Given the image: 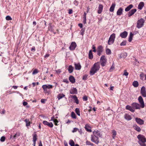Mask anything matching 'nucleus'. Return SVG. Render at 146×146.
<instances>
[{
	"instance_id": "nucleus-1",
	"label": "nucleus",
	"mask_w": 146,
	"mask_h": 146,
	"mask_svg": "<svg viewBox=\"0 0 146 146\" xmlns=\"http://www.w3.org/2000/svg\"><path fill=\"white\" fill-rule=\"evenodd\" d=\"M99 137H102V135L100 131H94L93 135H91V140L92 141L98 144L99 143Z\"/></svg>"
},
{
	"instance_id": "nucleus-2",
	"label": "nucleus",
	"mask_w": 146,
	"mask_h": 146,
	"mask_svg": "<svg viewBox=\"0 0 146 146\" xmlns=\"http://www.w3.org/2000/svg\"><path fill=\"white\" fill-rule=\"evenodd\" d=\"M100 68V64L99 63L97 62L95 63L90 71V75H92L94 74L97 71L99 70Z\"/></svg>"
},
{
	"instance_id": "nucleus-3",
	"label": "nucleus",
	"mask_w": 146,
	"mask_h": 146,
	"mask_svg": "<svg viewBox=\"0 0 146 146\" xmlns=\"http://www.w3.org/2000/svg\"><path fill=\"white\" fill-rule=\"evenodd\" d=\"M139 139L138 142L141 146H146L145 143L146 142V139L144 136L141 134L139 135L137 137Z\"/></svg>"
},
{
	"instance_id": "nucleus-4",
	"label": "nucleus",
	"mask_w": 146,
	"mask_h": 146,
	"mask_svg": "<svg viewBox=\"0 0 146 146\" xmlns=\"http://www.w3.org/2000/svg\"><path fill=\"white\" fill-rule=\"evenodd\" d=\"M145 22L143 18H141L138 20L137 23V27L139 29L143 26Z\"/></svg>"
},
{
	"instance_id": "nucleus-5",
	"label": "nucleus",
	"mask_w": 146,
	"mask_h": 146,
	"mask_svg": "<svg viewBox=\"0 0 146 146\" xmlns=\"http://www.w3.org/2000/svg\"><path fill=\"white\" fill-rule=\"evenodd\" d=\"M115 38V33L112 34L110 36L108 41L109 45H111L113 43Z\"/></svg>"
},
{
	"instance_id": "nucleus-6",
	"label": "nucleus",
	"mask_w": 146,
	"mask_h": 146,
	"mask_svg": "<svg viewBox=\"0 0 146 146\" xmlns=\"http://www.w3.org/2000/svg\"><path fill=\"white\" fill-rule=\"evenodd\" d=\"M100 63L101 66H105L106 63V59L104 55H102L100 58Z\"/></svg>"
},
{
	"instance_id": "nucleus-7",
	"label": "nucleus",
	"mask_w": 146,
	"mask_h": 146,
	"mask_svg": "<svg viewBox=\"0 0 146 146\" xmlns=\"http://www.w3.org/2000/svg\"><path fill=\"white\" fill-rule=\"evenodd\" d=\"M139 102L141 104V106L142 108H143L145 107V104L142 97L140 96L138 98Z\"/></svg>"
},
{
	"instance_id": "nucleus-8",
	"label": "nucleus",
	"mask_w": 146,
	"mask_h": 146,
	"mask_svg": "<svg viewBox=\"0 0 146 146\" xmlns=\"http://www.w3.org/2000/svg\"><path fill=\"white\" fill-rule=\"evenodd\" d=\"M131 106H133L134 109H139L140 108L141 105L137 103H133L131 104Z\"/></svg>"
},
{
	"instance_id": "nucleus-9",
	"label": "nucleus",
	"mask_w": 146,
	"mask_h": 146,
	"mask_svg": "<svg viewBox=\"0 0 146 146\" xmlns=\"http://www.w3.org/2000/svg\"><path fill=\"white\" fill-rule=\"evenodd\" d=\"M140 92L142 95L143 97H146V91L145 90V88L144 86L142 87Z\"/></svg>"
},
{
	"instance_id": "nucleus-10",
	"label": "nucleus",
	"mask_w": 146,
	"mask_h": 146,
	"mask_svg": "<svg viewBox=\"0 0 146 146\" xmlns=\"http://www.w3.org/2000/svg\"><path fill=\"white\" fill-rule=\"evenodd\" d=\"M76 46V44L75 42H72L69 48L70 50H75Z\"/></svg>"
},
{
	"instance_id": "nucleus-11",
	"label": "nucleus",
	"mask_w": 146,
	"mask_h": 146,
	"mask_svg": "<svg viewBox=\"0 0 146 146\" xmlns=\"http://www.w3.org/2000/svg\"><path fill=\"white\" fill-rule=\"evenodd\" d=\"M43 124L45 125H46L50 128L53 127V124L52 122H48L46 121H43Z\"/></svg>"
},
{
	"instance_id": "nucleus-12",
	"label": "nucleus",
	"mask_w": 146,
	"mask_h": 146,
	"mask_svg": "<svg viewBox=\"0 0 146 146\" xmlns=\"http://www.w3.org/2000/svg\"><path fill=\"white\" fill-rule=\"evenodd\" d=\"M137 11L136 9H133L130 11L128 13V15L129 17H130L133 15Z\"/></svg>"
},
{
	"instance_id": "nucleus-13",
	"label": "nucleus",
	"mask_w": 146,
	"mask_h": 146,
	"mask_svg": "<svg viewBox=\"0 0 146 146\" xmlns=\"http://www.w3.org/2000/svg\"><path fill=\"white\" fill-rule=\"evenodd\" d=\"M135 121L139 124L141 125L144 124L143 121L140 118H136Z\"/></svg>"
},
{
	"instance_id": "nucleus-14",
	"label": "nucleus",
	"mask_w": 146,
	"mask_h": 146,
	"mask_svg": "<svg viewBox=\"0 0 146 146\" xmlns=\"http://www.w3.org/2000/svg\"><path fill=\"white\" fill-rule=\"evenodd\" d=\"M127 35L128 33L126 31H124L120 33V36L122 38H125L127 37Z\"/></svg>"
},
{
	"instance_id": "nucleus-15",
	"label": "nucleus",
	"mask_w": 146,
	"mask_h": 146,
	"mask_svg": "<svg viewBox=\"0 0 146 146\" xmlns=\"http://www.w3.org/2000/svg\"><path fill=\"white\" fill-rule=\"evenodd\" d=\"M126 109L128 110L131 112H133L135 111V110L133 106H131L129 105H127L126 106Z\"/></svg>"
},
{
	"instance_id": "nucleus-16",
	"label": "nucleus",
	"mask_w": 146,
	"mask_h": 146,
	"mask_svg": "<svg viewBox=\"0 0 146 146\" xmlns=\"http://www.w3.org/2000/svg\"><path fill=\"white\" fill-rule=\"evenodd\" d=\"M124 117L125 119L127 121L130 120L132 119L131 116L127 113H126L124 115Z\"/></svg>"
},
{
	"instance_id": "nucleus-17",
	"label": "nucleus",
	"mask_w": 146,
	"mask_h": 146,
	"mask_svg": "<svg viewBox=\"0 0 146 146\" xmlns=\"http://www.w3.org/2000/svg\"><path fill=\"white\" fill-rule=\"evenodd\" d=\"M123 9L121 7H120L117 10V15L120 16L122 14Z\"/></svg>"
},
{
	"instance_id": "nucleus-18",
	"label": "nucleus",
	"mask_w": 146,
	"mask_h": 146,
	"mask_svg": "<svg viewBox=\"0 0 146 146\" xmlns=\"http://www.w3.org/2000/svg\"><path fill=\"white\" fill-rule=\"evenodd\" d=\"M103 6L101 4H100L99 5L98 8V14L101 13L102 12L103 9Z\"/></svg>"
},
{
	"instance_id": "nucleus-19",
	"label": "nucleus",
	"mask_w": 146,
	"mask_h": 146,
	"mask_svg": "<svg viewBox=\"0 0 146 146\" xmlns=\"http://www.w3.org/2000/svg\"><path fill=\"white\" fill-rule=\"evenodd\" d=\"M74 65L76 70H80L81 69V66L80 63L78 64L75 63Z\"/></svg>"
},
{
	"instance_id": "nucleus-20",
	"label": "nucleus",
	"mask_w": 146,
	"mask_h": 146,
	"mask_svg": "<svg viewBox=\"0 0 146 146\" xmlns=\"http://www.w3.org/2000/svg\"><path fill=\"white\" fill-rule=\"evenodd\" d=\"M70 93L72 94H77V90L76 88H73L71 89V91H70Z\"/></svg>"
},
{
	"instance_id": "nucleus-21",
	"label": "nucleus",
	"mask_w": 146,
	"mask_h": 146,
	"mask_svg": "<svg viewBox=\"0 0 146 146\" xmlns=\"http://www.w3.org/2000/svg\"><path fill=\"white\" fill-rule=\"evenodd\" d=\"M144 5V3L143 2H140L138 5V9L140 10L142 9Z\"/></svg>"
},
{
	"instance_id": "nucleus-22",
	"label": "nucleus",
	"mask_w": 146,
	"mask_h": 146,
	"mask_svg": "<svg viewBox=\"0 0 146 146\" xmlns=\"http://www.w3.org/2000/svg\"><path fill=\"white\" fill-rule=\"evenodd\" d=\"M69 80L72 83H74L75 82V80L74 77L72 76H70L69 77Z\"/></svg>"
},
{
	"instance_id": "nucleus-23",
	"label": "nucleus",
	"mask_w": 146,
	"mask_h": 146,
	"mask_svg": "<svg viewBox=\"0 0 146 146\" xmlns=\"http://www.w3.org/2000/svg\"><path fill=\"white\" fill-rule=\"evenodd\" d=\"M115 6V3H113L111 5L110 9L109 11H110L111 12H113V11L114 10V9Z\"/></svg>"
},
{
	"instance_id": "nucleus-24",
	"label": "nucleus",
	"mask_w": 146,
	"mask_h": 146,
	"mask_svg": "<svg viewBox=\"0 0 146 146\" xmlns=\"http://www.w3.org/2000/svg\"><path fill=\"white\" fill-rule=\"evenodd\" d=\"M133 7V5L132 4H130L125 9V11H128Z\"/></svg>"
},
{
	"instance_id": "nucleus-25",
	"label": "nucleus",
	"mask_w": 146,
	"mask_h": 146,
	"mask_svg": "<svg viewBox=\"0 0 146 146\" xmlns=\"http://www.w3.org/2000/svg\"><path fill=\"white\" fill-rule=\"evenodd\" d=\"M134 129L138 132H140L141 131V129L140 127H139L137 125H135L133 126Z\"/></svg>"
},
{
	"instance_id": "nucleus-26",
	"label": "nucleus",
	"mask_w": 146,
	"mask_h": 146,
	"mask_svg": "<svg viewBox=\"0 0 146 146\" xmlns=\"http://www.w3.org/2000/svg\"><path fill=\"white\" fill-rule=\"evenodd\" d=\"M33 141L35 142H36L37 140V135L36 134V132H34V134H33Z\"/></svg>"
},
{
	"instance_id": "nucleus-27",
	"label": "nucleus",
	"mask_w": 146,
	"mask_h": 146,
	"mask_svg": "<svg viewBox=\"0 0 146 146\" xmlns=\"http://www.w3.org/2000/svg\"><path fill=\"white\" fill-rule=\"evenodd\" d=\"M65 96V95L63 94H59L57 96V98H58V100H60V99L62 98L63 97H64Z\"/></svg>"
},
{
	"instance_id": "nucleus-28",
	"label": "nucleus",
	"mask_w": 146,
	"mask_h": 146,
	"mask_svg": "<svg viewBox=\"0 0 146 146\" xmlns=\"http://www.w3.org/2000/svg\"><path fill=\"white\" fill-rule=\"evenodd\" d=\"M73 68L72 65L69 66L68 70L69 73H71L73 72Z\"/></svg>"
},
{
	"instance_id": "nucleus-29",
	"label": "nucleus",
	"mask_w": 146,
	"mask_h": 146,
	"mask_svg": "<svg viewBox=\"0 0 146 146\" xmlns=\"http://www.w3.org/2000/svg\"><path fill=\"white\" fill-rule=\"evenodd\" d=\"M72 96V98L75 100V103L77 104H78L79 103V101L76 96L75 95Z\"/></svg>"
},
{
	"instance_id": "nucleus-30",
	"label": "nucleus",
	"mask_w": 146,
	"mask_h": 146,
	"mask_svg": "<svg viewBox=\"0 0 146 146\" xmlns=\"http://www.w3.org/2000/svg\"><path fill=\"white\" fill-rule=\"evenodd\" d=\"M93 55L92 53V50H90L89 51V58L90 59H92L93 58Z\"/></svg>"
},
{
	"instance_id": "nucleus-31",
	"label": "nucleus",
	"mask_w": 146,
	"mask_h": 146,
	"mask_svg": "<svg viewBox=\"0 0 146 146\" xmlns=\"http://www.w3.org/2000/svg\"><path fill=\"white\" fill-rule=\"evenodd\" d=\"M44 86V87L45 88H46L48 89H51L53 88V86L51 85H43Z\"/></svg>"
},
{
	"instance_id": "nucleus-32",
	"label": "nucleus",
	"mask_w": 146,
	"mask_h": 146,
	"mask_svg": "<svg viewBox=\"0 0 146 146\" xmlns=\"http://www.w3.org/2000/svg\"><path fill=\"white\" fill-rule=\"evenodd\" d=\"M103 47L101 45L99 46L98 48V50L97 52H102L103 51Z\"/></svg>"
},
{
	"instance_id": "nucleus-33",
	"label": "nucleus",
	"mask_w": 146,
	"mask_h": 146,
	"mask_svg": "<svg viewBox=\"0 0 146 146\" xmlns=\"http://www.w3.org/2000/svg\"><path fill=\"white\" fill-rule=\"evenodd\" d=\"M133 35V33L131 32L130 33L128 40V41L129 42H130L132 41Z\"/></svg>"
},
{
	"instance_id": "nucleus-34",
	"label": "nucleus",
	"mask_w": 146,
	"mask_h": 146,
	"mask_svg": "<svg viewBox=\"0 0 146 146\" xmlns=\"http://www.w3.org/2000/svg\"><path fill=\"white\" fill-rule=\"evenodd\" d=\"M135 87H137L139 86V83L137 81H134L132 84Z\"/></svg>"
},
{
	"instance_id": "nucleus-35",
	"label": "nucleus",
	"mask_w": 146,
	"mask_h": 146,
	"mask_svg": "<svg viewBox=\"0 0 146 146\" xmlns=\"http://www.w3.org/2000/svg\"><path fill=\"white\" fill-rule=\"evenodd\" d=\"M25 122L26 123V126L28 127L30 126L31 122L29 121V119H26L25 120Z\"/></svg>"
},
{
	"instance_id": "nucleus-36",
	"label": "nucleus",
	"mask_w": 146,
	"mask_h": 146,
	"mask_svg": "<svg viewBox=\"0 0 146 146\" xmlns=\"http://www.w3.org/2000/svg\"><path fill=\"white\" fill-rule=\"evenodd\" d=\"M42 87L43 89L44 92L45 93H47L49 94L50 93V91L49 90H48V89L45 88L43 86H42Z\"/></svg>"
},
{
	"instance_id": "nucleus-37",
	"label": "nucleus",
	"mask_w": 146,
	"mask_h": 146,
	"mask_svg": "<svg viewBox=\"0 0 146 146\" xmlns=\"http://www.w3.org/2000/svg\"><path fill=\"white\" fill-rule=\"evenodd\" d=\"M75 112L79 116H80V110L79 108H76L75 110Z\"/></svg>"
},
{
	"instance_id": "nucleus-38",
	"label": "nucleus",
	"mask_w": 146,
	"mask_h": 146,
	"mask_svg": "<svg viewBox=\"0 0 146 146\" xmlns=\"http://www.w3.org/2000/svg\"><path fill=\"white\" fill-rule=\"evenodd\" d=\"M127 56V53L125 52L124 53H123L121 54L120 57V58H125Z\"/></svg>"
},
{
	"instance_id": "nucleus-39",
	"label": "nucleus",
	"mask_w": 146,
	"mask_h": 146,
	"mask_svg": "<svg viewBox=\"0 0 146 146\" xmlns=\"http://www.w3.org/2000/svg\"><path fill=\"white\" fill-rule=\"evenodd\" d=\"M112 137L113 139H114L115 137L117 134L116 131L115 130H113L112 131Z\"/></svg>"
},
{
	"instance_id": "nucleus-40",
	"label": "nucleus",
	"mask_w": 146,
	"mask_h": 146,
	"mask_svg": "<svg viewBox=\"0 0 146 146\" xmlns=\"http://www.w3.org/2000/svg\"><path fill=\"white\" fill-rule=\"evenodd\" d=\"M106 52L107 54L110 55L111 54V52L109 48H107L106 50Z\"/></svg>"
},
{
	"instance_id": "nucleus-41",
	"label": "nucleus",
	"mask_w": 146,
	"mask_h": 146,
	"mask_svg": "<svg viewBox=\"0 0 146 146\" xmlns=\"http://www.w3.org/2000/svg\"><path fill=\"white\" fill-rule=\"evenodd\" d=\"M71 117L74 119L76 118V116L75 113L73 112L72 111L71 113Z\"/></svg>"
},
{
	"instance_id": "nucleus-42",
	"label": "nucleus",
	"mask_w": 146,
	"mask_h": 146,
	"mask_svg": "<svg viewBox=\"0 0 146 146\" xmlns=\"http://www.w3.org/2000/svg\"><path fill=\"white\" fill-rule=\"evenodd\" d=\"M69 144L71 146H74V142L72 140H70Z\"/></svg>"
},
{
	"instance_id": "nucleus-43",
	"label": "nucleus",
	"mask_w": 146,
	"mask_h": 146,
	"mask_svg": "<svg viewBox=\"0 0 146 146\" xmlns=\"http://www.w3.org/2000/svg\"><path fill=\"white\" fill-rule=\"evenodd\" d=\"M127 41L126 40H124L120 44L121 46H125L126 45Z\"/></svg>"
},
{
	"instance_id": "nucleus-44",
	"label": "nucleus",
	"mask_w": 146,
	"mask_h": 146,
	"mask_svg": "<svg viewBox=\"0 0 146 146\" xmlns=\"http://www.w3.org/2000/svg\"><path fill=\"white\" fill-rule=\"evenodd\" d=\"M38 70L37 69H35L33 71V72L32 74H35L38 73Z\"/></svg>"
},
{
	"instance_id": "nucleus-45",
	"label": "nucleus",
	"mask_w": 146,
	"mask_h": 146,
	"mask_svg": "<svg viewBox=\"0 0 146 146\" xmlns=\"http://www.w3.org/2000/svg\"><path fill=\"white\" fill-rule=\"evenodd\" d=\"M6 19L7 21H10L12 20V18L9 16H7L6 17Z\"/></svg>"
},
{
	"instance_id": "nucleus-46",
	"label": "nucleus",
	"mask_w": 146,
	"mask_h": 146,
	"mask_svg": "<svg viewBox=\"0 0 146 146\" xmlns=\"http://www.w3.org/2000/svg\"><path fill=\"white\" fill-rule=\"evenodd\" d=\"M144 76V74L143 72L141 73L140 74V78L141 80H143Z\"/></svg>"
},
{
	"instance_id": "nucleus-47",
	"label": "nucleus",
	"mask_w": 146,
	"mask_h": 146,
	"mask_svg": "<svg viewBox=\"0 0 146 146\" xmlns=\"http://www.w3.org/2000/svg\"><path fill=\"white\" fill-rule=\"evenodd\" d=\"M5 137L4 136H2L1 138L0 141L1 142H4L5 141Z\"/></svg>"
},
{
	"instance_id": "nucleus-48",
	"label": "nucleus",
	"mask_w": 146,
	"mask_h": 146,
	"mask_svg": "<svg viewBox=\"0 0 146 146\" xmlns=\"http://www.w3.org/2000/svg\"><path fill=\"white\" fill-rule=\"evenodd\" d=\"M86 144L87 145H91V146H93L94 144L91 143L90 141H86Z\"/></svg>"
},
{
	"instance_id": "nucleus-49",
	"label": "nucleus",
	"mask_w": 146,
	"mask_h": 146,
	"mask_svg": "<svg viewBox=\"0 0 146 146\" xmlns=\"http://www.w3.org/2000/svg\"><path fill=\"white\" fill-rule=\"evenodd\" d=\"M84 31V29H82L80 31V35H83Z\"/></svg>"
},
{
	"instance_id": "nucleus-50",
	"label": "nucleus",
	"mask_w": 146,
	"mask_h": 146,
	"mask_svg": "<svg viewBox=\"0 0 146 146\" xmlns=\"http://www.w3.org/2000/svg\"><path fill=\"white\" fill-rule=\"evenodd\" d=\"M129 73L127 72L126 70H125L124 71V73L123 74V75H125V76H127L128 75Z\"/></svg>"
},
{
	"instance_id": "nucleus-51",
	"label": "nucleus",
	"mask_w": 146,
	"mask_h": 146,
	"mask_svg": "<svg viewBox=\"0 0 146 146\" xmlns=\"http://www.w3.org/2000/svg\"><path fill=\"white\" fill-rule=\"evenodd\" d=\"M85 128L86 129V130L87 131L90 132H92L91 129H88V128L87 127L86 125L85 126Z\"/></svg>"
},
{
	"instance_id": "nucleus-52",
	"label": "nucleus",
	"mask_w": 146,
	"mask_h": 146,
	"mask_svg": "<svg viewBox=\"0 0 146 146\" xmlns=\"http://www.w3.org/2000/svg\"><path fill=\"white\" fill-rule=\"evenodd\" d=\"M78 129L77 128H74L73 130L72 131V132L74 133L76 132L78 130Z\"/></svg>"
},
{
	"instance_id": "nucleus-53",
	"label": "nucleus",
	"mask_w": 146,
	"mask_h": 146,
	"mask_svg": "<svg viewBox=\"0 0 146 146\" xmlns=\"http://www.w3.org/2000/svg\"><path fill=\"white\" fill-rule=\"evenodd\" d=\"M83 101H87L88 100L87 97L86 96H84L83 98Z\"/></svg>"
},
{
	"instance_id": "nucleus-54",
	"label": "nucleus",
	"mask_w": 146,
	"mask_h": 146,
	"mask_svg": "<svg viewBox=\"0 0 146 146\" xmlns=\"http://www.w3.org/2000/svg\"><path fill=\"white\" fill-rule=\"evenodd\" d=\"M88 76L87 75H85L82 78V79L84 80H86Z\"/></svg>"
},
{
	"instance_id": "nucleus-55",
	"label": "nucleus",
	"mask_w": 146,
	"mask_h": 146,
	"mask_svg": "<svg viewBox=\"0 0 146 146\" xmlns=\"http://www.w3.org/2000/svg\"><path fill=\"white\" fill-rule=\"evenodd\" d=\"M53 121L55 125H58L57 123H58V121L57 119L54 120Z\"/></svg>"
},
{
	"instance_id": "nucleus-56",
	"label": "nucleus",
	"mask_w": 146,
	"mask_h": 146,
	"mask_svg": "<svg viewBox=\"0 0 146 146\" xmlns=\"http://www.w3.org/2000/svg\"><path fill=\"white\" fill-rule=\"evenodd\" d=\"M83 18L84 19L83 22L84 24H85L86 23V17H83Z\"/></svg>"
},
{
	"instance_id": "nucleus-57",
	"label": "nucleus",
	"mask_w": 146,
	"mask_h": 146,
	"mask_svg": "<svg viewBox=\"0 0 146 146\" xmlns=\"http://www.w3.org/2000/svg\"><path fill=\"white\" fill-rule=\"evenodd\" d=\"M74 5L77 6L78 5V2L76 0H75L74 2Z\"/></svg>"
},
{
	"instance_id": "nucleus-58",
	"label": "nucleus",
	"mask_w": 146,
	"mask_h": 146,
	"mask_svg": "<svg viewBox=\"0 0 146 146\" xmlns=\"http://www.w3.org/2000/svg\"><path fill=\"white\" fill-rule=\"evenodd\" d=\"M35 46H33L31 48V51L34 52L35 51Z\"/></svg>"
},
{
	"instance_id": "nucleus-59",
	"label": "nucleus",
	"mask_w": 146,
	"mask_h": 146,
	"mask_svg": "<svg viewBox=\"0 0 146 146\" xmlns=\"http://www.w3.org/2000/svg\"><path fill=\"white\" fill-rule=\"evenodd\" d=\"M114 69V66H113V65L111 67L109 71L110 72L112 71V70Z\"/></svg>"
},
{
	"instance_id": "nucleus-60",
	"label": "nucleus",
	"mask_w": 146,
	"mask_h": 146,
	"mask_svg": "<svg viewBox=\"0 0 146 146\" xmlns=\"http://www.w3.org/2000/svg\"><path fill=\"white\" fill-rule=\"evenodd\" d=\"M46 100L45 99H42L41 100V102L42 103H44L45 102Z\"/></svg>"
},
{
	"instance_id": "nucleus-61",
	"label": "nucleus",
	"mask_w": 146,
	"mask_h": 146,
	"mask_svg": "<svg viewBox=\"0 0 146 146\" xmlns=\"http://www.w3.org/2000/svg\"><path fill=\"white\" fill-rule=\"evenodd\" d=\"M92 49H93V51L94 52H96V47L95 46L93 45L92 46Z\"/></svg>"
},
{
	"instance_id": "nucleus-62",
	"label": "nucleus",
	"mask_w": 146,
	"mask_h": 146,
	"mask_svg": "<svg viewBox=\"0 0 146 146\" xmlns=\"http://www.w3.org/2000/svg\"><path fill=\"white\" fill-rule=\"evenodd\" d=\"M20 135H19V134H17V133H16L14 135V136H13V138H14V139H15L16 138V137H17V136H19Z\"/></svg>"
},
{
	"instance_id": "nucleus-63",
	"label": "nucleus",
	"mask_w": 146,
	"mask_h": 146,
	"mask_svg": "<svg viewBox=\"0 0 146 146\" xmlns=\"http://www.w3.org/2000/svg\"><path fill=\"white\" fill-rule=\"evenodd\" d=\"M63 82H66L67 84H68L69 83V82L67 79H65L63 80Z\"/></svg>"
},
{
	"instance_id": "nucleus-64",
	"label": "nucleus",
	"mask_w": 146,
	"mask_h": 146,
	"mask_svg": "<svg viewBox=\"0 0 146 146\" xmlns=\"http://www.w3.org/2000/svg\"><path fill=\"white\" fill-rule=\"evenodd\" d=\"M27 104V103L26 102H24L23 103V105L25 106H26Z\"/></svg>"
}]
</instances>
